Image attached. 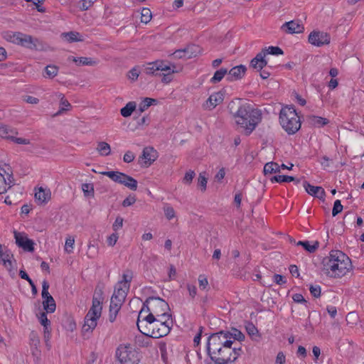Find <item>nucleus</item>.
<instances>
[{
	"label": "nucleus",
	"mask_w": 364,
	"mask_h": 364,
	"mask_svg": "<svg viewBox=\"0 0 364 364\" xmlns=\"http://www.w3.org/2000/svg\"><path fill=\"white\" fill-rule=\"evenodd\" d=\"M129 290V289L127 288L126 287H121L119 284H117L112 296L121 301H124Z\"/></svg>",
	"instance_id": "nucleus-27"
},
{
	"label": "nucleus",
	"mask_w": 364,
	"mask_h": 364,
	"mask_svg": "<svg viewBox=\"0 0 364 364\" xmlns=\"http://www.w3.org/2000/svg\"><path fill=\"white\" fill-rule=\"evenodd\" d=\"M343 210V205H341L340 200H336L334 202L333 208L332 210L333 216H336Z\"/></svg>",
	"instance_id": "nucleus-51"
},
{
	"label": "nucleus",
	"mask_w": 364,
	"mask_h": 364,
	"mask_svg": "<svg viewBox=\"0 0 364 364\" xmlns=\"http://www.w3.org/2000/svg\"><path fill=\"white\" fill-rule=\"evenodd\" d=\"M245 71L246 68L244 65L235 66L228 71L227 80L234 81L240 79L245 75Z\"/></svg>",
	"instance_id": "nucleus-20"
},
{
	"label": "nucleus",
	"mask_w": 364,
	"mask_h": 364,
	"mask_svg": "<svg viewBox=\"0 0 364 364\" xmlns=\"http://www.w3.org/2000/svg\"><path fill=\"white\" fill-rule=\"evenodd\" d=\"M139 73L138 70L136 68H132L131 70L129 71L127 74V77L129 80L132 81H135L137 80L139 77Z\"/></svg>",
	"instance_id": "nucleus-59"
},
{
	"label": "nucleus",
	"mask_w": 364,
	"mask_h": 364,
	"mask_svg": "<svg viewBox=\"0 0 364 364\" xmlns=\"http://www.w3.org/2000/svg\"><path fill=\"white\" fill-rule=\"evenodd\" d=\"M282 29L288 33H302L304 28L302 24L296 21H291L284 23L282 26Z\"/></svg>",
	"instance_id": "nucleus-19"
},
{
	"label": "nucleus",
	"mask_w": 364,
	"mask_h": 364,
	"mask_svg": "<svg viewBox=\"0 0 364 364\" xmlns=\"http://www.w3.org/2000/svg\"><path fill=\"white\" fill-rule=\"evenodd\" d=\"M264 175L272 174L273 173L280 172V166L275 162H268L264 166Z\"/></svg>",
	"instance_id": "nucleus-34"
},
{
	"label": "nucleus",
	"mask_w": 364,
	"mask_h": 364,
	"mask_svg": "<svg viewBox=\"0 0 364 364\" xmlns=\"http://www.w3.org/2000/svg\"><path fill=\"white\" fill-rule=\"evenodd\" d=\"M119 238V235L117 232L112 233L110 236L107 238V244L109 246H114L116 242H117V240Z\"/></svg>",
	"instance_id": "nucleus-64"
},
{
	"label": "nucleus",
	"mask_w": 364,
	"mask_h": 364,
	"mask_svg": "<svg viewBox=\"0 0 364 364\" xmlns=\"http://www.w3.org/2000/svg\"><path fill=\"white\" fill-rule=\"evenodd\" d=\"M39 321L41 325L43 326L45 330L48 329V326L50 325V321L47 318L46 313L43 312L39 316Z\"/></svg>",
	"instance_id": "nucleus-55"
},
{
	"label": "nucleus",
	"mask_w": 364,
	"mask_h": 364,
	"mask_svg": "<svg viewBox=\"0 0 364 364\" xmlns=\"http://www.w3.org/2000/svg\"><path fill=\"white\" fill-rule=\"evenodd\" d=\"M226 74H228V69L222 68L214 73L213 77L210 79V82L212 83L219 82Z\"/></svg>",
	"instance_id": "nucleus-36"
},
{
	"label": "nucleus",
	"mask_w": 364,
	"mask_h": 364,
	"mask_svg": "<svg viewBox=\"0 0 364 364\" xmlns=\"http://www.w3.org/2000/svg\"><path fill=\"white\" fill-rule=\"evenodd\" d=\"M224 100L223 95L221 92L212 94L207 100V106L209 109H213L217 105L223 102Z\"/></svg>",
	"instance_id": "nucleus-25"
},
{
	"label": "nucleus",
	"mask_w": 364,
	"mask_h": 364,
	"mask_svg": "<svg viewBox=\"0 0 364 364\" xmlns=\"http://www.w3.org/2000/svg\"><path fill=\"white\" fill-rule=\"evenodd\" d=\"M14 237L16 244L18 247L22 248L24 251L33 252L34 251V242L28 237V235L24 232L14 230Z\"/></svg>",
	"instance_id": "nucleus-13"
},
{
	"label": "nucleus",
	"mask_w": 364,
	"mask_h": 364,
	"mask_svg": "<svg viewBox=\"0 0 364 364\" xmlns=\"http://www.w3.org/2000/svg\"><path fill=\"white\" fill-rule=\"evenodd\" d=\"M195 176H196L195 172L192 170H189L185 174V176L183 179V183H188V184L191 183L192 182L193 178L195 177Z\"/></svg>",
	"instance_id": "nucleus-56"
},
{
	"label": "nucleus",
	"mask_w": 364,
	"mask_h": 364,
	"mask_svg": "<svg viewBox=\"0 0 364 364\" xmlns=\"http://www.w3.org/2000/svg\"><path fill=\"white\" fill-rule=\"evenodd\" d=\"M46 73L50 78L55 77L58 73V68L55 65H50L45 68Z\"/></svg>",
	"instance_id": "nucleus-44"
},
{
	"label": "nucleus",
	"mask_w": 364,
	"mask_h": 364,
	"mask_svg": "<svg viewBox=\"0 0 364 364\" xmlns=\"http://www.w3.org/2000/svg\"><path fill=\"white\" fill-rule=\"evenodd\" d=\"M97 149L102 156H108L111 152L109 144L105 141L99 142Z\"/></svg>",
	"instance_id": "nucleus-37"
},
{
	"label": "nucleus",
	"mask_w": 364,
	"mask_h": 364,
	"mask_svg": "<svg viewBox=\"0 0 364 364\" xmlns=\"http://www.w3.org/2000/svg\"><path fill=\"white\" fill-rule=\"evenodd\" d=\"M61 37L69 43L80 42L84 40L82 36L77 31L63 33Z\"/></svg>",
	"instance_id": "nucleus-26"
},
{
	"label": "nucleus",
	"mask_w": 364,
	"mask_h": 364,
	"mask_svg": "<svg viewBox=\"0 0 364 364\" xmlns=\"http://www.w3.org/2000/svg\"><path fill=\"white\" fill-rule=\"evenodd\" d=\"M48 289H49V284L47 281L44 280L42 283L41 295H42L43 299H45L46 298H48V296H52L48 292Z\"/></svg>",
	"instance_id": "nucleus-53"
},
{
	"label": "nucleus",
	"mask_w": 364,
	"mask_h": 364,
	"mask_svg": "<svg viewBox=\"0 0 364 364\" xmlns=\"http://www.w3.org/2000/svg\"><path fill=\"white\" fill-rule=\"evenodd\" d=\"M80 4V10L86 11L92 6L93 1L92 0H81Z\"/></svg>",
	"instance_id": "nucleus-57"
},
{
	"label": "nucleus",
	"mask_w": 364,
	"mask_h": 364,
	"mask_svg": "<svg viewBox=\"0 0 364 364\" xmlns=\"http://www.w3.org/2000/svg\"><path fill=\"white\" fill-rule=\"evenodd\" d=\"M70 60H72L73 62L76 63L77 65H95L97 64V61L94 60L91 58H87V57H80V58H75V57H70Z\"/></svg>",
	"instance_id": "nucleus-31"
},
{
	"label": "nucleus",
	"mask_w": 364,
	"mask_h": 364,
	"mask_svg": "<svg viewBox=\"0 0 364 364\" xmlns=\"http://www.w3.org/2000/svg\"><path fill=\"white\" fill-rule=\"evenodd\" d=\"M330 35L323 31H312L309 36V42L317 47H321L330 43Z\"/></svg>",
	"instance_id": "nucleus-14"
},
{
	"label": "nucleus",
	"mask_w": 364,
	"mask_h": 364,
	"mask_svg": "<svg viewBox=\"0 0 364 364\" xmlns=\"http://www.w3.org/2000/svg\"><path fill=\"white\" fill-rule=\"evenodd\" d=\"M14 184L12 173H9L4 168H0V195L6 193Z\"/></svg>",
	"instance_id": "nucleus-15"
},
{
	"label": "nucleus",
	"mask_w": 364,
	"mask_h": 364,
	"mask_svg": "<svg viewBox=\"0 0 364 364\" xmlns=\"http://www.w3.org/2000/svg\"><path fill=\"white\" fill-rule=\"evenodd\" d=\"M144 306H149L148 310L154 317L171 320V315L168 313L170 308L165 300L159 297H149L144 301Z\"/></svg>",
	"instance_id": "nucleus-9"
},
{
	"label": "nucleus",
	"mask_w": 364,
	"mask_h": 364,
	"mask_svg": "<svg viewBox=\"0 0 364 364\" xmlns=\"http://www.w3.org/2000/svg\"><path fill=\"white\" fill-rule=\"evenodd\" d=\"M270 181L272 183H274V182H277V183H283V182L289 183V182H291V181L295 182L296 184L300 183V179H296V178H295L293 176H284V175L274 176H273V177H272L270 178Z\"/></svg>",
	"instance_id": "nucleus-29"
},
{
	"label": "nucleus",
	"mask_w": 364,
	"mask_h": 364,
	"mask_svg": "<svg viewBox=\"0 0 364 364\" xmlns=\"http://www.w3.org/2000/svg\"><path fill=\"white\" fill-rule=\"evenodd\" d=\"M154 102H156V100L146 97L143 102L139 105V111L143 112L145 109L150 107Z\"/></svg>",
	"instance_id": "nucleus-50"
},
{
	"label": "nucleus",
	"mask_w": 364,
	"mask_h": 364,
	"mask_svg": "<svg viewBox=\"0 0 364 364\" xmlns=\"http://www.w3.org/2000/svg\"><path fill=\"white\" fill-rule=\"evenodd\" d=\"M282 128L289 134H294L301 128V120L294 106L282 107L279 114Z\"/></svg>",
	"instance_id": "nucleus-6"
},
{
	"label": "nucleus",
	"mask_w": 364,
	"mask_h": 364,
	"mask_svg": "<svg viewBox=\"0 0 364 364\" xmlns=\"http://www.w3.org/2000/svg\"><path fill=\"white\" fill-rule=\"evenodd\" d=\"M232 338H233L234 341L237 340L241 341L245 339V336L241 331L234 328L232 332H230L229 340H231Z\"/></svg>",
	"instance_id": "nucleus-45"
},
{
	"label": "nucleus",
	"mask_w": 364,
	"mask_h": 364,
	"mask_svg": "<svg viewBox=\"0 0 364 364\" xmlns=\"http://www.w3.org/2000/svg\"><path fill=\"white\" fill-rule=\"evenodd\" d=\"M35 199L38 204L47 203L50 199V190L44 189L42 187L35 193Z\"/></svg>",
	"instance_id": "nucleus-23"
},
{
	"label": "nucleus",
	"mask_w": 364,
	"mask_h": 364,
	"mask_svg": "<svg viewBox=\"0 0 364 364\" xmlns=\"http://www.w3.org/2000/svg\"><path fill=\"white\" fill-rule=\"evenodd\" d=\"M14 132L13 131L12 128L3 124H0V137L3 139V137H9L11 136L12 134H14Z\"/></svg>",
	"instance_id": "nucleus-43"
},
{
	"label": "nucleus",
	"mask_w": 364,
	"mask_h": 364,
	"mask_svg": "<svg viewBox=\"0 0 364 364\" xmlns=\"http://www.w3.org/2000/svg\"><path fill=\"white\" fill-rule=\"evenodd\" d=\"M103 300L102 290L96 288L92 297V306L84 319L83 332H92L97 326V321L102 315Z\"/></svg>",
	"instance_id": "nucleus-4"
},
{
	"label": "nucleus",
	"mask_w": 364,
	"mask_h": 364,
	"mask_svg": "<svg viewBox=\"0 0 364 364\" xmlns=\"http://www.w3.org/2000/svg\"><path fill=\"white\" fill-rule=\"evenodd\" d=\"M75 244V238L69 237L65 240V251L68 253L73 252V250Z\"/></svg>",
	"instance_id": "nucleus-49"
},
{
	"label": "nucleus",
	"mask_w": 364,
	"mask_h": 364,
	"mask_svg": "<svg viewBox=\"0 0 364 364\" xmlns=\"http://www.w3.org/2000/svg\"><path fill=\"white\" fill-rule=\"evenodd\" d=\"M123 218L120 216L116 218L114 223L112 225V229L114 231L117 232L119 229H121L123 226Z\"/></svg>",
	"instance_id": "nucleus-54"
},
{
	"label": "nucleus",
	"mask_w": 364,
	"mask_h": 364,
	"mask_svg": "<svg viewBox=\"0 0 364 364\" xmlns=\"http://www.w3.org/2000/svg\"><path fill=\"white\" fill-rule=\"evenodd\" d=\"M12 129L14 132V133L12 134L11 136H10L9 137H3V139L11 140L12 141H14L18 144H30V141L28 139H23V138L15 137V135L17 134V132L15 129L12 128Z\"/></svg>",
	"instance_id": "nucleus-41"
},
{
	"label": "nucleus",
	"mask_w": 364,
	"mask_h": 364,
	"mask_svg": "<svg viewBox=\"0 0 364 364\" xmlns=\"http://www.w3.org/2000/svg\"><path fill=\"white\" fill-rule=\"evenodd\" d=\"M124 301L119 300L112 296L110 305H109V320L110 322H114L116 319L117 315Z\"/></svg>",
	"instance_id": "nucleus-17"
},
{
	"label": "nucleus",
	"mask_w": 364,
	"mask_h": 364,
	"mask_svg": "<svg viewBox=\"0 0 364 364\" xmlns=\"http://www.w3.org/2000/svg\"><path fill=\"white\" fill-rule=\"evenodd\" d=\"M148 308L149 306H144V302L143 306L141 309L137 318L136 326L138 329L140 328L141 326L146 324V318H149L150 316H152L151 311L148 310Z\"/></svg>",
	"instance_id": "nucleus-22"
},
{
	"label": "nucleus",
	"mask_w": 364,
	"mask_h": 364,
	"mask_svg": "<svg viewBox=\"0 0 364 364\" xmlns=\"http://www.w3.org/2000/svg\"><path fill=\"white\" fill-rule=\"evenodd\" d=\"M198 186L201 188L202 191H205L206 190L207 178L205 176V172L200 173L199 174V177L198 178Z\"/></svg>",
	"instance_id": "nucleus-46"
},
{
	"label": "nucleus",
	"mask_w": 364,
	"mask_h": 364,
	"mask_svg": "<svg viewBox=\"0 0 364 364\" xmlns=\"http://www.w3.org/2000/svg\"><path fill=\"white\" fill-rule=\"evenodd\" d=\"M262 52L264 53L265 57L268 54L279 55L284 53L283 50L278 46H269L268 48H264L262 49Z\"/></svg>",
	"instance_id": "nucleus-38"
},
{
	"label": "nucleus",
	"mask_w": 364,
	"mask_h": 364,
	"mask_svg": "<svg viewBox=\"0 0 364 364\" xmlns=\"http://www.w3.org/2000/svg\"><path fill=\"white\" fill-rule=\"evenodd\" d=\"M133 278V272L129 269H127L122 274V279L119 281L117 284L121 287H126L127 288H130V283Z\"/></svg>",
	"instance_id": "nucleus-30"
},
{
	"label": "nucleus",
	"mask_w": 364,
	"mask_h": 364,
	"mask_svg": "<svg viewBox=\"0 0 364 364\" xmlns=\"http://www.w3.org/2000/svg\"><path fill=\"white\" fill-rule=\"evenodd\" d=\"M43 306L47 313H53L56 309L55 301L53 296H48L43 299Z\"/></svg>",
	"instance_id": "nucleus-33"
},
{
	"label": "nucleus",
	"mask_w": 364,
	"mask_h": 364,
	"mask_svg": "<svg viewBox=\"0 0 364 364\" xmlns=\"http://www.w3.org/2000/svg\"><path fill=\"white\" fill-rule=\"evenodd\" d=\"M230 332L229 331H220L215 333H213L209 336L207 343V350L209 355H211L215 351L220 349V348L226 344L229 340Z\"/></svg>",
	"instance_id": "nucleus-11"
},
{
	"label": "nucleus",
	"mask_w": 364,
	"mask_h": 364,
	"mask_svg": "<svg viewBox=\"0 0 364 364\" xmlns=\"http://www.w3.org/2000/svg\"><path fill=\"white\" fill-rule=\"evenodd\" d=\"M55 96L60 100L61 107L58 112L55 114V116L60 114L63 111L68 110L71 107L70 102L65 98L63 93L57 92Z\"/></svg>",
	"instance_id": "nucleus-32"
},
{
	"label": "nucleus",
	"mask_w": 364,
	"mask_h": 364,
	"mask_svg": "<svg viewBox=\"0 0 364 364\" xmlns=\"http://www.w3.org/2000/svg\"><path fill=\"white\" fill-rule=\"evenodd\" d=\"M309 290L314 297L318 298L321 296V287L318 285H311Z\"/></svg>",
	"instance_id": "nucleus-61"
},
{
	"label": "nucleus",
	"mask_w": 364,
	"mask_h": 364,
	"mask_svg": "<svg viewBox=\"0 0 364 364\" xmlns=\"http://www.w3.org/2000/svg\"><path fill=\"white\" fill-rule=\"evenodd\" d=\"M7 41L30 50H42V42L37 38L21 32L7 31L4 35Z\"/></svg>",
	"instance_id": "nucleus-7"
},
{
	"label": "nucleus",
	"mask_w": 364,
	"mask_h": 364,
	"mask_svg": "<svg viewBox=\"0 0 364 364\" xmlns=\"http://www.w3.org/2000/svg\"><path fill=\"white\" fill-rule=\"evenodd\" d=\"M309 122L311 125L317 127H323L329 122L328 119L315 115L309 116Z\"/></svg>",
	"instance_id": "nucleus-28"
},
{
	"label": "nucleus",
	"mask_w": 364,
	"mask_h": 364,
	"mask_svg": "<svg viewBox=\"0 0 364 364\" xmlns=\"http://www.w3.org/2000/svg\"><path fill=\"white\" fill-rule=\"evenodd\" d=\"M273 279L274 282L279 285H282L287 283V279L285 277L278 274H275L273 277Z\"/></svg>",
	"instance_id": "nucleus-63"
},
{
	"label": "nucleus",
	"mask_w": 364,
	"mask_h": 364,
	"mask_svg": "<svg viewBox=\"0 0 364 364\" xmlns=\"http://www.w3.org/2000/svg\"><path fill=\"white\" fill-rule=\"evenodd\" d=\"M30 340H31V345L32 346H34L36 350H38V346L40 343V340L38 338V337L37 336V335L32 332L30 335Z\"/></svg>",
	"instance_id": "nucleus-60"
},
{
	"label": "nucleus",
	"mask_w": 364,
	"mask_h": 364,
	"mask_svg": "<svg viewBox=\"0 0 364 364\" xmlns=\"http://www.w3.org/2000/svg\"><path fill=\"white\" fill-rule=\"evenodd\" d=\"M172 321L155 318L150 316L146 318V324L139 328L144 336L154 338H159L168 335L171 329Z\"/></svg>",
	"instance_id": "nucleus-3"
},
{
	"label": "nucleus",
	"mask_w": 364,
	"mask_h": 364,
	"mask_svg": "<svg viewBox=\"0 0 364 364\" xmlns=\"http://www.w3.org/2000/svg\"><path fill=\"white\" fill-rule=\"evenodd\" d=\"M186 288L188 291L189 296L191 297V299H194L197 294V288L196 285L192 284H187Z\"/></svg>",
	"instance_id": "nucleus-58"
},
{
	"label": "nucleus",
	"mask_w": 364,
	"mask_h": 364,
	"mask_svg": "<svg viewBox=\"0 0 364 364\" xmlns=\"http://www.w3.org/2000/svg\"><path fill=\"white\" fill-rule=\"evenodd\" d=\"M246 330L250 336L254 340H257L259 338L257 328L252 323H249L246 326Z\"/></svg>",
	"instance_id": "nucleus-40"
},
{
	"label": "nucleus",
	"mask_w": 364,
	"mask_h": 364,
	"mask_svg": "<svg viewBox=\"0 0 364 364\" xmlns=\"http://www.w3.org/2000/svg\"><path fill=\"white\" fill-rule=\"evenodd\" d=\"M267 64V61L265 60L264 53L261 51L251 60L250 67L257 70H262Z\"/></svg>",
	"instance_id": "nucleus-21"
},
{
	"label": "nucleus",
	"mask_w": 364,
	"mask_h": 364,
	"mask_svg": "<svg viewBox=\"0 0 364 364\" xmlns=\"http://www.w3.org/2000/svg\"><path fill=\"white\" fill-rule=\"evenodd\" d=\"M198 284H199V288L201 290H205L208 287V281L207 279V277L205 274H200L198 276Z\"/></svg>",
	"instance_id": "nucleus-47"
},
{
	"label": "nucleus",
	"mask_w": 364,
	"mask_h": 364,
	"mask_svg": "<svg viewBox=\"0 0 364 364\" xmlns=\"http://www.w3.org/2000/svg\"><path fill=\"white\" fill-rule=\"evenodd\" d=\"M323 271L330 277L341 278L351 269L349 257L340 250H331L323 260Z\"/></svg>",
	"instance_id": "nucleus-1"
},
{
	"label": "nucleus",
	"mask_w": 364,
	"mask_h": 364,
	"mask_svg": "<svg viewBox=\"0 0 364 364\" xmlns=\"http://www.w3.org/2000/svg\"><path fill=\"white\" fill-rule=\"evenodd\" d=\"M144 72L146 75L163 76L162 82L167 84L172 80V74L178 73V70L174 64L164 60H156L147 63Z\"/></svg>",
	"instance_id": "nucleus-5"
},
{
	"label": "nucleus",
	"mask_w": 364,
	"mask_h": 364,
	"mask_svg": "<svg viewBox=\"0 0 364 364\" xmlns=\"http://www.w3.org/2000/svg\"><path fill=\"white\" fill-rule=\"evenodd\" d=\"M297 245L302 246L307 252L310 253L314 252L318 247V242H316L314 245H311L309 241H299L297 242Z\"/></svg>",
	"instance_id": "nucleus-39"
},
{
	"label": "nucleus",
	"mask_w": 364,
	"mask_h": 364,
	"mask_svg": "<svg viewBox=\"0 0 364 364\" xmlns=\"http://www.w3.org/2000/svg\"><path fill=\"white\" fill-rule=\"evenodd\" d=\"M152 18V14L149 9L143 8L141 11V22L148 23Z\"/></svg>",
	"instance_id": "nucleus-42"
},
{
	"label": "nucleus",
	"mask_w": 364,
	"mask_h": 364,
	"mask_svg": "<svg viewBox=\"0 0 364 364\" xmlns=\"http://www.w3.org/2000/svg\"><path fill=\"white\" fill-rule=\"evenodd\" d=\"M135 109L136 102H129L124 107L121 109L120 113L124 117H128L131 116L132 113L135 110Z\"/></svg>",
	"instance_id": "nucleus-35"
},
{
	"label": "nucleus",
	"mask_w": 364,
	"mask_h": 364,
	"mask_svg": "<svg viewBox=\"0 0 364 364\" xmlns=\"http://www.w3.org/2000/svg\"><path fill=\"white\" fill-rule=\"evenodd\" d=\"M116 356L122 364H138L140 360L139 353L129 345L119 346Z\"/></svg>",
	"instance_id": "nucleus-10"
},
{
	"label": "nucleus",
	"mask_w": 364,
	"mask_h": 364,
	"mask_svg": "<svg viewBox=\"0 0 364 364\" xmlns=\"http://www.w3.org/2000/svg\"><path fill=\"white\" fill-rule=\"evenodd\" d=\"M164 214L168 220L173 219L176 215L174 209L173 208V207H171L169 205H166L164 206Z\"/></svg>",
	"instance_id": "nucleus-48"
},
{
	"label": "nucleus",
	"mask_w": 364,
	"mask_h": 364,
	"mask_svg": "<svg viewBox=\"0 0 364 364\" xmlns=\"http://www.w3.org/2000/svg\"><path fill=\"white\" fill-rule=\"evenodd\" d=\"M233 116L236 124L243 129L246 135H250L262 119L261 111L247 104L240 105Z\"/></svg>",
	"instance_id": "nucleus-2"
},
{
	"label": "nucleus",
	"mask_w": 364,
	"mask_h": 364,
	"mask_svg": "<svg viewBox=\"0 0 364 364\" xmlns=\"http://www.w3.org/2000/svg\"><path fill=\"white\" fill-rule=\"evenodd\" d=\"M233 341L230 340L220 349L212 353L210 358L215 364H228L235 362L242 351L240 348H232Z\"/></svg>",
	"instance_id": "nucleus-8"
},
{
	"label": "nucleus",
	"mask_w": 364,
	"mask_h": 364,
	"mask_svg": "<svg viewBox=\"0 0 364 364\" xmlns=\"http://www.w3.org/2000/svg\"><path fill=\"white\" fill-rule=\"evenodd\" d=\"M82 189L85 196H90V195L92 196L94 193V188L91 184L83 183Z\"/></svg>",
	"instance_id": "nucleus-52"
},
{
	"label": "nucleus",
	"mask_w": 364,
	"mask_h": 364,
	"mask_svg": "<svg viewBox=\"0 0 364 364\" xmlns=\"http://www.w3.org/2000/svg\"><path fill=\"white\" fill-rule=\"evenodd\" d=\"M102 175L108 176L115 183L122 184L132 191L137 188V181L124 173L119 171H103Z\"/></svg>",
	"instance_id": "nucleus-12"
},
{
	"label": "nucleus",
	"mask_w": 364,
	"mask_h": 364,
	"mask_svg": "<svg viewBox=\"0 0 364 364\" xmlns=\"http://www.w3.org/2000/svg\"><path fill=\"white\" fill-rule=\"evenodd\" d=\"M303 186L309 195L319 199H324L326 193L322 187L312 186L307 181H304Z\"/></svg>",
	"instance_id": "nucleus-18"
},
{
	"label": "nucleus",
	"mask_w": 364,
	"mask_h": 364,
	"mask_svg": "<svg viewBox=\"0 0 364 364\" xmlns=\"http://www.w3.org/2000/svg\"><path fill=\"white\" fill-rule=\"evenodd\" d=\"M140 159L144 161L146 166H149L157 159V151L153 147L146 146L143 149Z\"/></svg>",
	"instance_id": "nucleus-16"
},
{
	"label": "nucleus",
	"mask_w": 364,
	"mask_h": 364,
	"mask_svg": "<svg viewBox=\"0 0 364 364\" xmlns=\"http://www.w3.org/2000/svg\"><path fill=\"white\" fill-rule=\"evenodd\" d=\"M134 159H135V155L134 154L133 152H132L130 151H127L123 156V161L125 163H131L134 161Z\"/></svg>",
	"instance_id": "nucleus-62"
},
{
	"label": "nucleus",
	"mask_w": 364,
	"mask_h": 364,
	"mask_svg": "<svg viewBox=\"0 0 364 364\" xmlns=\"http://www.w3.org/2000/svg\"><path fill=\"white\" fill-rule=\"evenodd\" d=\"M13 254L7 248H4V250L0 254V260L1 261L4 267L9 270H11L12 269L11 259L13 258Z\"/></svg>",
	"instance_id": "nucleus-24"
}]
</instances>
